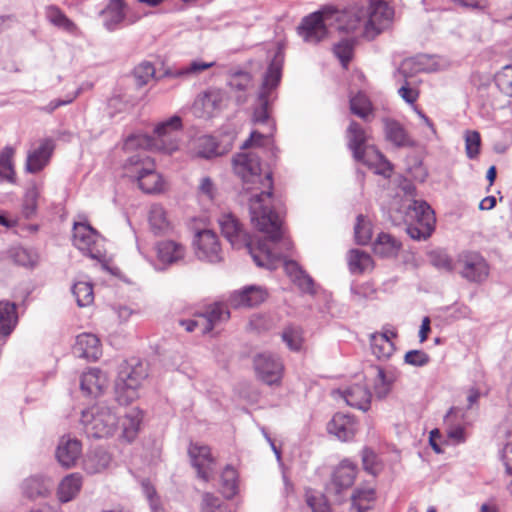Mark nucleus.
Segmentation results:
<instances>
[{
    "mask_svg": "<svg viewBox=\"0 0 512 512\" xmlns=\"http://www.w3.org/2000/svg\"><path fill=\"white\" fill-rule=\"evenodd\" d=\"M232 163L235 174L242 180L240 197L249 206L251 222L267 238L255 243L232 214L219 218L221 232L232 247L246 248L257 266L273 270L283 257L282 246L288 248L289 242L283 239L281 219L271 206V173L261 174L260 158L254 151L238 153Z\"/></svg>",
    "mask_w": 512,
    "mask_h": 512,
    "instance_id": "1",
    "label": "nucleus"
},
{
    "mask_svg": "<svg viewBox=\"0 0 512 512\" xmlns=\"http://www.w3.org/2000/svg\"><path fill=\"white\" fill-rule=\"evenodd\" d=\"M393 16V9L381 0H371L366 10L358 8L340 12L325 8L306 16L298 27V33L305 42L316 44L327 36L328 27L334 22H337L338 30L345 32H353L363 23L364 36L372 40L390 27Z\"/></svg>",
    "mask_w": 512,
    "mask_h": 512,
    "instance_id": "2",
    "label": "nucleus"
},
{
    "mask_svg": "<svg viewBox=\"0 0 512 512\" xmlns=\"http://www.w3.org/2000/svg\"><path fill=\"white\" fill-rule=\"evenodd\" d=\"M404 197L399 211L403 214L407 234L414 240H426L435 228L434 211L425 201L415 199L416 188L411 183L402 186Z\"/></svg>",
    "mask_w": 512,
    "mask_h": 512,
    "instance_id": "3",
    "label": "nucleus"
},
{
    "mask_svg": "<svg viewBox=\"0 0 512 512\" xmlns=\"http://www.w3.org/2000/svg\"><path fill=\"white\" fill-rule=\"evenodd\" d=\"M182 128L181 118L172 116L168 120L159 123L155 129V138L146 135H131L124 143V149L129 151L135 148H152L164 153H172L178 149L176 134Z\"/></svg>",
    "mask_w": 512,
    "mask_h": 512,
    "instance_id": "4",
    "label": "nucleus"
},
{
    "mask_svg": "<svg viewBox=\"0 0 512 512\" xmlns=\"http://www.w3.org/2000/svg\"><path fill=\"white\" fill-rule=\"evenodd\" d=\"M81 424L88 437L107 438L117 430L119 415L113 407L99 403L82 411Z\"/></svg>",
    "mask_w": 512,
    "mask_h": 512,
    "instance_id": "5",
    "label": "nucleus"
},
{
    "mask_svg": "<svg viewBox=\"0 0 512 512\" xmlns=\"http://www.w3.org/2000/svg\"><path fill=\"white\" fill-rule=\"evenodd\" d=\"M148 376L146 363L132 358L124 361L118 371L115 390L120 401L131 402L138 397V389Z\"/></svg>",
    "mask_w": 512,
    "mask_h": 512,
    "instance_id": "6",
    "label": "nucleus"
},
{
    "mask_svg": "<svg viewBox=\"0 0 512 512\" xmlns=\"http://www.w3.org/2000/svg\"><path fill=\"white\" fill-rule=\"evenodd\" d=\"M126 169L135 177L139 188L145 193H158L163 189V180L155 170V163L146 153H137L129 157Z\"/></svg>",
    "mask_w": 512,
    "mask_h": 512,
    "instance_id": "7",
    "label": "nucleus"
},
{
    "mask_svg": "<svg viewBox=\"0 0 512 512\" xmlns=\"http://www.w3.org/2000/svg\"><path fill=\"white\" fill-rule=\"evenodd\" d=\"M73 244L92 259L101 260L104 257V248L101 244L100 234L89 224L75 222L73 226Z\"/></svg>",
    "mask_w": 512,
    "mask_h": 512,
    "instance_id": "8",
    "label": "nucleus"
},
{
    "mask_svg": "<svg viewBox=\"0 0 512 512\" xmlns=\"http://www.w3.org/2000/svg\"><path fill=\"white\" fill-rule=\"evenodd\" d=\"M281 79V65L273 60L263 79L262 87L258 97V106L254 110V121L265 123L269 118L270 93L275 89Z\"/></svg>",
    "mask_w": 512,
    "mask_h": 512,
    "instance_id": "9",
    "label": "nucleus"
},
{
    "mask_svg": "<svg viewBox=\"0 0 512 512\" xmlns=\"http://www.w3.org/2000/svg\"><path fill=\"white\" fill-rule=\"evenodd\" d=\"M459 273L469 282L481 283L489 275L486 260L477 252H465L459 256Z\"/></svg>",
    "mask_w": 512,
    "mask_h": 512,
    "instance_id": "10",
    "label": "nucleus"
},
{
    "mask_svg": "<svg viewBox=\"0 0 512 512\" xmlns=\"http://www.w3.org/2000/svg\"><path fill=\"white\" fill-rule=\"evenodd\" d=\"M225 102V94L217 89L208 90L197 96L192 112L198 118L208 119L222 110Z\"/></svg>",
    "mask_w": 512,
    "mask_h": 512,
    "instance_id": "11",
    "label": "nucleus"
},
{
    "mask_svg": "<svg viewBox=\"0 0 512 512\" xmlns=\"http://www.w3.org/2000/svg\"><path fill=\"white\" fill-rule=\"evenodd\" d=\"M357 468L349 460H343L333 471L331 480L326 487L328 494L340 497L343 491L349 489L356 478Z\"/></svg>",
    "mask_w": 512,
    "mask_h": 512,
    "instance_id": "12",
    "label": "nucleus"
},
{
    "mask_svg": "<svg viewBox=\"0 0 512 512\" xmlns=\"http://www.w3.org/2000/svg\"><path fill=\"white\" fill-rule=\"evenodd\" d=\"M257 376L266 384L272 385L280 381L283 365L280 359L271 353H261L254 358Z\"/></svg>",
    "mask_w": 512,
    "mask_h": 512,
    "instance_id": "13",
    "label": "nucleus"
},
{
    "mask_svg": "<svg viewBox=\"0 0 512 512\" xmlns=\"http://www.w3.org/2000/svg\"><path fill=\"white\" fill-rule=\"evenodd\" d=\"M196 255L200 260L216 263L222 260V250L215 232L202 230L197 233L194 242Z\"/></svg>",
    "mask_w": 512,
    "mask_h": 512,
    "instance_id": "14",
    "label": "nucleus"
},
{
    "mask_svg": "<svg viewBox=\"0 0 512 512\" xmlns=\"http://www.w3.org/2000/svg\"><path fill=\"white\" fill-rule=\"evenodd\" d=\"M188 454L193 467L196 469L198 477L204 481H209L214 472V459L211 456L210 448L205 445L191 444Z\"/></svg>",
    "mask_w": 512,
    "mask_h": 512,
    "instance_id": "15",
    "label": "nucleus"
},
{
    "mask_svg": "<svg viewBox=\"0 0 512 512\" xmlns=\"http://www.w3.org/2000/svg\"><path fill=\"white\" fill-rule=\"evenodd\" d=\"M337 392L345 400L347 405L362 411L369 410L372 394L367 385L354 384L343 390H338Z\"/></svg>",
    "mask_w": 512,
    "mask_h": 512,
    "instance_id": "16",
    "label": "nucleus"
},
{
    "mask_svg": "<svg viewBox=\"0 0 512 512\" xmlns=\"http://www.w3.org/2000/svg\"><path fill=\"white\" fill-rule=\"evenodd\" d=\"M53 141L51 139L41 140L39 146L28 152L25 169L29 173L41 171L49 162L53 152Z\"/></svg>",
    "mask_w": 512,
    "mask_h": 512,
    "instance_id": "17",
    "label": "nucleus"
},
{
    "mask_svg": "<svg viewBox=\"0 0 512 512\" xmlns=\"http://www.w3.org/2000/svg\"><path fill=\"white\" fill-rule=\"evenodd\" d=\"M328 431L341 441H349L356 434L357 422L349 414L336 413L328 424Z\"/></svg>",
    "mask_w": 512,
    "mask_h": 512,
    "instance_id": "18",
    "label": "nucleus"
},
{
    "mask_svg": "<svg viewBox=\"0 0 512 512\" xmlns=\"http://www.w3.org/2000/svg\"><path fill=\"white\" fill-rule=\"evenodd\" d=\"M81 451L82 445L79 440L63 436L56 450V458L63 467L70 468L76 464Z\"/></svg>",
    "mask_w": 512,
    "mask_h": 512,
    "instance_id": "19",
    "label": "nucleus"
},
{
    "mask_svg": "<svg viewBox=\"0 0 512 512\" xmlns=\"http://www.w3.org/2000/svg\"><path fill=\"white\" fill-rule=\"evenodd\" d=\"M111 461L112 457L105 449L96 447L85 454L82 468L89 475L99 474L110 466Z\"/></svg>",
    "mask_w": 512,
    "mask_h": 512,
    "instance_id": "20",
    "label": "nucleus"
},
{
    "mask_svg": "<svg viewBox=\"0 0 512 512\" xmlns=\"http://www.w3.org/2000/svg\"><path fill=\"white\" fill-rule=\"evenodd\" d=\"M73 352L78 357L95 361L102 352L100 340L94 334L82 333L76 338Z\"/></svg>",
    "mask_w": 512,
    "mask_h": 512,
    "instance_id": "21",
    "label": "nucleus"
},
{
    "mask_svg": "<svg viewBox=\"0 0 512 512\" xmlns=\"http://www.w3.org/2000/svg\"><path fill=\"white\" fill-rule=\"evenodd\" d=\"M155 249L158 260L169 265L182 261L186 254L185 246L174 240L159 241Z\"/></svg>",
    "mask_w": 512,
    "mask_h": 512,
    "instance_id": "22",
    "label": "nucleus"
},
{
    "mask_svg": "<svg viewBox=\"0 0 512 512\" xmlns=\"http://www.w3.org/2000/svg\"><path fill=\"white\" fill-rule=\"evenodd\" d=\"M107 376L97 368H91L84 372L81 376V390L93 397L101 394L102 390L107 386Z\"/></svg>",
    "mask_w": 512,
    "mask_h": 512,
    "instance_id": "23",
    "label": "nucleus"
},
{
    "mask_svg": "<svg viewBox=\"0 0 512 512\" xmlns=\"http://www.w3.org/2000/svg\"><path fill=\"white\" fill-rule=\"evenodd\" d=\"M125 7L124 0H110L100 12L103 17V25L108 31H115L124 21L126 18Z\"/></svg>",
    "mask_w": 512,
    "mask_h": 512,
    "instance_id": "24",
    "label": "nucleus"
},
{
    "mask_svg": "<svg viewBox=\"0 0 512 512\" xmlns=\"http://www.w3.org/2000/svg\"><path fill=\"white\" fill-rule=\"evenodd\" d=\"M397 334L394 331H386L384 333H374L370 338L371 351L379 360H387L395 351L392 338Z\"/></svg>",
    "mask_w": 512,
    "mask_h": 512,
    "instance_id": "25",
    "label": "nucleus"
},
{
    "mask_svg": "<svg viewBox=\"0 0 512 512\" xmlns=\"http://www.w3.org/2000/svg\"><path fill=\"white\" fill-rule=\"evenodd\" d=\"M200 317L203 320V334L211 332L218 324L227 321L230 317V312L224 304L215 303L209 305L203 312H200Z\"/></svg>",
    "mask_w": 512,
    "mask_h": 512,
    "instance_id": "26",
    "label": "nucleus"
},
{
    "mask_svg": "<svg viewBox=\"0 0 512 512\" xmlns=\"http://www.w3.org/2000/svg\"><path fill=\"white\" fill-rule=\"evenodd\" d=\"M148 222L151 231L155 235H165L173 230V224L166 210L159 204L151 206L148 215Z\"/></svg>",
    "mask_w": 512,
    "mask_h": 512,
    "instance_id": "27",
    "label": "nucleus"
},
{
    "mask_svg": "<svg viewBox=\"0 0 512 512\" xmlns=\"http://www.w3.org/2000/svg\"><path fill=\"white\" fill-rule=\"evenodd\" d=\"M401 249V241L389 233H380L373 243L374 253L382 258H396Z\"/></svg>",
    "mask_w": 512,
    "mask_h": 512,
    "instance_id": "28",
    "label": "nucleus"
},
{
    "mask_svg": "<svg viewBox=\"0 0 512 512\" xmlns=\"http://www.w3.org/2000/svg\"><path fill=\"white\" fill-rule=\"evenodd\" d=\"M266 298V292L261 287L249 286L232 296V303L236 307H253L262 303Z\"/></svg>",
    "mask_w": 512,
    "mask_h": 512,
    "instance_id": "29",
    "label": "nucleus"
},
{
    "mask_svg": "<svg viewBox=\"0 0 512 512\" xmlns=\"http://www.w3.org/2000/svg\"><path fill=\"white\" fill-rule=\"evenodd\" d=\"M51 481L42 476H32L25 479L22 483L23 495L29 499L46 497L51 488Z\"/></svg>",
    "mask_w": 512,
    "mask_h": 512,
    "instance_id": "30",
    "label": "nucleus"
},
{
    "mask_svg": "<svg viewBox=\"0 0 512 512\" xmlns=\"http://www.w3.org/2000/svg\"><path fill=\"white\" fill-rule=\"evenodd\" d=\"M81 487L82 476L79 473L67 475L58 486L57 496L59 501L67 503L73 500L79 494Z\"/></svg>",
    "mask_w": 512,
    "mask_h": 512,
    "instance_id": "31",
    "label": "nucleus"
},
{
    "mask_svg": "<svg viewBox=\"0 0 512 512\" xmlns=\"http://www.w3.org/2000/svg\"><path fill=\"white\" fill-rule=\"evenodd\" d=\"M17 322L16 305L9 301H0V339L9 336Z\"/></svg>",
    "mask_w": 512,
    "mask_h": 512,
    "instance_id": "32",
    "label": "nucleus"
},
{
    "mask_svg": "<svg viewBox=\"0 0 512 512\" xmlns=\"http://www.w3.org/2000/svg\"><path fill=\"white\" fill-rule=\"evenodd\" d=\"M47 20L55 27L64 30L67 33L77 35L79 29L77 25L70 20L57 6L50 5L45 10Z\"/></svg>",
    "mask_w": 512,
    "mask_h": 512,
    "instance_id": "33",
    "label": "nucleus"
},
{
    "mask_svg": "<svg viewBox=\"0 0 512 512\" xmlns=\"http://www.w3.org/2000/svg\"><path fill=\"white\" fill-rule=\"evenodd\" d=\"M385 136L396 147H409L414 144L404 127L394 120L385 121Z\"/></svg>",
    "mask_w": 512,
    "mask_h": 512,
    "instance_id": "34",
    "label": "nucleus"
},
{
    "mask_svg": "<svg viewBox=\"0 0 512 512\" xmlns=\"http://www.w3.org/2000/svg\"><path fill=\"white\" fill-rule=\"evenodd\" d=\"M376 499L373 488H357L351 495V512H367Z\"/></svg>",
    "mask_w": 512,
    "mask_h": 512,
    "instance_id": "35",
    "label": "nucleus"
},
{
    "mask_svg": "<svg viewBox=\"0 0 512 512\" xmlns=\"http://www.w3.org/2000/svg\"><path fill=\"white\" fill-rule=\"evenodd\" d=\"M15 150L11 146H5L0 151V181H6L11 184L16 183V173L14 169Z\"/></svg>",
    "mask_w": 512,
    "mask_h": 512,
    "instance_id": "36",
    "label": "nucleus"
},
{
    "mask_svg": "<svg viewBox=\"0 0 512 512\" xmlns=\"http://www.w3.org/2000/svg\"><path fill=\"white\" fill-rule=\"evenodd\" d=\"M143 419L142 411L136 407L131 408L122 421V435L127 441H132L140 428Z\"/></svg>",
    "mask_w": 512,
    "mask_h": 512,
    "instance_id": "37",
    "label": "nucleus"
},
{
    "mask_svg": "<svg viewBox=\"0 0 512 512\" xmlns=\"http://www.w3.org/2000/svg\"><path fill=\"white\" fill-rule=\"evenodd\" d=\"M348 146L353 152V157H359L364 147H368L366 143V134L362 127L355 121H352L347 130Z\"/></svg>",
    "mask_w": 512,
    "mask_h": 512,
    "instance_id": "38",
    "label": "nucleus"
},
{
    "mask_svg": "<svg viewBox=\"0 0 512 512\" xmlns=\"http://www.w3.org/2000/svg\"><path fill=\"white\" fill-rule=\"evenodd\" d=\"M348 264L352 273H363L372 269L373 260L368 253L354 249L349 252Z\"/></svg>",
    "mask_w": 512,
    "mask_h": 512,
    "instance_id": "39",
    "label": "nucleus"
},
{
    "mask_svg": "<svg viewBox=\"0 0 512 512\" xmlns=\"http://www.w3.org/2000/svg\"><path fill=\"white\" fill-rule=\"evenodd\" d=\"M281 338L291 351L298 352L304 342L303 330L299 326H286L282 331Z\"/></svg>",
    "mask_w": 512,
    "mask_h": 512,
    "instance_id": "40",
    "label": "nucleus"
},
{
    "mask_svg": "<svg viewBox=\"0 0 512 512\" xmlns=\"http://www.w3.org/2000/svg\"><path fill=\"white\" fill-rule=\"evenodd\" d=\"M410 60H405L401 64L400 68L397 70L395 74L396 77L404 78V84L398 89L399 96L407 103L414 104L419 96L418 91L414 88H411L406 81L407 77V67L410 65Z\"/></svg>",
    "mask_w": 512,
    "mask_h": 512,
    "instance_id": "41",
    "label": "nucleus"
},
{
    "mask_svg": "<svg viewBox=\"0 0 512 512\" xmlns=\"http://www.w3.org/2000/svg\"><path fill=\"white\" fill-rule=\"evenodd\" d=\"M72 293L80 307L89 306L94 300L93 286L87 281H77L72 287Z\"/></svg>",
    "mask_w": 512,
    "mask_h": 512,
    "instance_id": "42",
    "label": "nucleus"
},
{
    "mask_svg": "<svg viewBox=\"0 0 512 512\" xmlns=\"http://www.w3.org/2000/svg\"><path fill=\"white\" fill-rule=\"evenodd\" d=\"M39 196L40 191L36 185L31 186L25 192L22 204V214L26 219H30L36 214Z\"/></svg>",
    "mask_w": 512,
    "mask_h": 512,
    "instance_id": "43",
    "label": "nucleus"
},
{
    "mask_svg": "<svg viewBox=\"0 0 512 512\" xmlns=\"http://www.w3.org/2000/svg\"><path fill=\"white\" fill-rule=\"evenodd\" d=\"M350 109L351 112L362 119H367V117L372 113V104L368 97L359 92L355 96L350 99Z\"/></svg>",
    "mask_w": 512,
    "mask_h": 512,
    "instance_id": "44",
    "label": "nucleus"
},
{
    "mask_svg": "<svg viewBox=\"0 0 512 512\" xmlns=\"http://www.w3.org/2000/svg\"><path fill=\"white\" fill-rule=\"evenodd\" d=\"M222 493L226 498H232L237 493V471L232 466H226L221 475Z\"/></svg>",
    "mask_w": 512,
    "mask_h": 512,
    "instance_id": "45",
    "label": "nucleus"
},
{
    "mask_svg": "<svg viewBox=\"0 0 512 512\" xmlns=\"http://www.w3.org/2000/svg\"><path fill=\"white\" fill-rule=\"evenodd\" d=\"M217 147L213 137L203 136L195 142V154L198 157L209 159L218 155Z\"/></svg>",
    "mask_w": 512,
    "mask_h": 512,
    "instance_id": "46",
    "label": "nucleus"
},
{
    "mask_svg": "<svg viewBox=\"0 0 512 512\" xmlns=\"http://www.w3.org/2000/svg\"><path fill=\"white\" fill-rule=\"evenodd\" d=\"M355 41L350 38H346L338 42L333 47V52L335 56L340 60L342 66L347 68L350 60L353 56Z\"/></svg>",
    "mask_w": 512,
    "mask_h": 512,
    "instance_id": "47",
    "label": "nucleus"
},
{
    "mask_svg": "<svg viewBox=\"0 0 512 512\" xmlns=\"http://www.w3.org/2000/svg\"><path fill=\"white\" fill-rule=\"evenodd\" d=\"M355 239L358 244L366 245L372 238L371 223L363 215H358L357 222L354 227Z\"/></svg>",
    "mask_w": 512,
    "mask_h": 512,
    "instance_id": "48",
    "label": "nucleus"
},
{
    "mask_svg": "<svg viewBox=\"0 0 512 512\" xmlns=\"http://www.w3.org/2000/svg\"><path fill=\"white\" fill-rule=\"evenodd\" d=\"M495 84L507 96H512V65L504 66L495 75Z\"/></svg>",
    "mask_w": 512,
    "mask_h": 512,
    "instance_id": "49",
    "label": "nucleus"
},
{
    "mask_svg": "<svg viewBox=\"0 0 512 512\" xmlns=\"http://www.w3.org/2000/svg\"><path fill=\"white\" fill-rule=\"evenodd\" d=\"M481 137L479 132L467 130L465 132V151L469 159H475L480 153Z\"/></svg>",
    "mask_w": 512,
    "mask_h": 512,
    "instance_id": "50",
    "label": "nucleus"
},
{
    "mask_svg": "<svg viewBox=\"0 0 512 512\" xmlns=\"http://www.w3.org/2000/svg\"><path fill=\"white\" fill-rule=\"evenodd\" d=\"M154 75L155 68L150 62H143L134 69V78L139 87L146 85Z\"/></svg>",
    "mask_w": 512,
    "mask_h": 512,
    "instance_id": "51",
    "label": "nucleus"
},
{
    "mask_svg": "<svg viewBox=\"0 0 512 512\" xmlns=\"http://www.w3.org/2000/svg\"><path fill=\"white\" fill-rule=\"evenodd\" d=\"M383 156L384 155L374 146H369L364 147L363 151L360 152V156L354 158L372 169L377 162L381 161Z\"/></svg>",
    "mask_w": 512,
    "mask_h": 512,
    "instance_id": "52",
    "label": "nucleus"
},
{
    "mask_svg": "<svg viewBox=\"0 0 512 512\" xmlns=\"http://www.w3.org/2000/svg\"><path fill=\"white\" fill-rule=\"evenodd\" d=\"M391 379H387V372L377 367V376L375 380V393L379 398H384L388 395L391 390Z\"/></svg>",
    "mask_w": 512,
    "mask_h": 512,
    "instance_id": "53",
    "label": "nucleus"
},
{
    "mask_svg": "<svg viewBox=\"0 0 512 512\" xmlns=\"http://www.w3.org/2000/svg\"><path fill=\"white\" fill-rule=\"evenodd\" d=\"M430 263L437 269L443 271L452 270V261L448 254L442 250H433L429 253Z\"/></svg>",
    "mask_w": 512,
    "mask_h": 512,
    "instance_id": "54",
    "label": "nucleus"
},
{
    "mask_svg": "<svg viewBox=\"0 0 512 512\" xmlns=\"http://www.w3.org/2000/svg\"><path fill=\"white\" fill-rule=\"evenodd\" d=\"M214 65L213 62L207 63L200 60H194L187 66H184L177 70L174 76L181 77L186 75H196L201 73L202 71L212 67Z\"/></svg>",
    "mask_w": 512,
    "mask_h": 512,
    "instance_id": "55",
    "label": "nucleus"
},
{
    "mask_svg": "<svg viewBox=\"0 0 512 512\" xmlns=\"http://www.w3.org/2000/svg\"><path fill=\"white\" fill-rule=\"evenodd\" d=\"M430 361L429 355L422 350H410L404 356V362L415 367H423Z\"/></svg>",
    "mask_w": 512,
    "mask_h": 512,
    "instance_id": "56",
    "label": "nucleus"
},
{
    "mask_svg": "<svg viewBox=\"0 0 512 512\" xmlns=\"http://www.w3.org/2000/svg\"><path fill=\"white\" fill-rule=\"evenodd\" d=\"M251 75L247 72H238L229 79V86L233 90L245 91L251 85Z\"/></svg>",
    "mask_w": 512,
    "mask_h": 512,
    "instance_id": "57",
    "label": "nucleus"
},
{
    "mask_svg": "<svg viewBox=\"0 0 512 512\" xmlns=\"http://www.w3.org/2000/svg\"><path fill=\"white\" fill-rule=\"evenodd\" d=\"M221 501L218 497L211 493H205L202 499V512H218L223 511Z\"/></svg>",
    "mask_w": 512,
    "mask_h": 512,
    "instance_id": "58",
    "label": "nucleus"
},
{
    "mask_svg": "<svg viewBox=\"0 0 512 512\" xmlns=\"http://www.w3.org/2000/svg\"><path fill=\"white\" fill-rule=\"evenodd\" d=\"M307 503L313 512H331V508L323 495L310 496Z\"/></svg>",
    "mask_w": 512,
    "mask_h": 512,
    "instance_id": "59",
    "label": "nucleus"
},
{
    "mask_svg": "<svg viewBox=\"0 0 512 512\" xmlns=\"http://www.w3.org/2000/svg\"><path fill=\"white\" fill-rule=\"evenodd\" d=\"M216 187L212 179L208 176L202 177L199 183V192L209 200H213L216 195Z\"/></svg>",
    "mask_w": 512,
    "mask_h": 512,
    "instance_id": "60",
    "label": "nucleus"
},
{
    "mask_svg": "<svg viewBox=\"0 0 512 512\" xmlns=\"http://www.w3.org/2000/svg\"><path fill=\"white\" fill-rule=\"evenodd\" d=\"M293 282L305 293L314 292V283L312 278L303 271L301 275L295 278Z\"/></svg>",
    "mask_w": 512,
    "mask_h": 512,
    "instance_id": "61",
    "label": "nucleus"
},
{
    "mask_svg": "<svg viewBox=\"0 0 512 512\" xmlns=\"http://www.w3.org/2000/svg\"><path fill=\"white\" fill-rule=\"evenodd\" d=\"M371 170H373L375 174L389 178L391 176L393 167L390 161L387 160L385 156H383L381 161L377 162Z\"/></svg>",
    "mask_w": 512,
    "mask_h": 512,
    "instance_id": "62",
    "label": "nucleus"
},
{
    "mask_svg": "<svg viewBox=\"0 0 512 512\" xmlns=\"http://www.w3.org/2000/svg\"><path fill=\"white\" fill-rule=\"evenodd\" d=\"M496 433L499 438L512 437V412L499 424Z\"/></svg>",
    "mask_w": 512,
    "mask_h": 512,
    "instance_id": "63",
    "label": "nucleus"
},
{
    "mask_svg": "<svg viewBox=\"0 0 512 512\" xmlns=\"http://www.w3.org/2000/svg\"><path fill=\"white\" fill-rule=\"evenodd\" d=\"M501 460L508 474L512 475V443H508L501 451Z\"/></svg>",
    "mask_w": 512,
    "mask_h": 512,
    "instance_id": "64",
    "label": "nucleus"
}]
</instances>
